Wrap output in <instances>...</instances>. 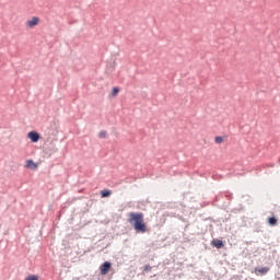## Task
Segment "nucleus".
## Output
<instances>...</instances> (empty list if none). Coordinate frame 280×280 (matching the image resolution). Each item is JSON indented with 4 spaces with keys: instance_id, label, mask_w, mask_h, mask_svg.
Returning a JSON list of instances; mask_svg holds the SVG:
<instances>
[{
    "instance_id": "f257e3e1",
    "label": "nucleus",
    "mask_w": 280,
    "mask_h": 280,
    "mask_svg": "<svg viewBox=\"0 0 280 280\" xmlns=\"http://www.w3.org/2000/svg\"><path fill=\"white\" fill-rule=\"evenodd\" d=\"M128 222L133 226L136 233L148 232V225L145 224L143 212H129Z\"/></svg>"
},
{
    "instance_id": "f03ea898",
    "label": "nucleus",
    "mask_w": 280,
    "mask_h": 280,
    "mask_svg": "<svg viewBox=\"0 0 280 280\" xmlns=\"http://www.w3.org/2000/svg\"><path fill=\"white\" fill-rule=\"evenodd\" d=\"M39 23H40V18L33 16L32 19L26 21L25 25L28 30H34V27H36V25H38Z\"/></svg>"
},
{
    "instance_id": "7ed1b4c3",
    "label": "nucleus",
    "mask_w": 280,
    "mask_h": 280,
    "mask_svg": "<svg viewBox=\"0 0 280 280\" xmlns=\"http://www.w3.org/2000/svg\"><path fill=\"white\" fill-rule=\"evenodd\" d=\"M110 268H113V265L108 261H105L103 265L100 266L101 275H108V272H110Z\"/></svg>"
},
{
    "instance_id": "20e7f679",
    "label": "nucleus",
    "mask_w": 280,
    "mask_h": 280,
    "mask_svg": "<svg viewBox=\"0 0 280 280\" xmlns=\"http://www.w3.org/2000/svg\"><path fill=\"white\" fill-rule=\"evenodd\" d=\"M268 272H270V268L269 267H261V268H255L254 269V273L257 277H264V275H268Z\"/></svg>"
},
{
    "instance_id": "39448f33",
    "label": "nucleus",
    "mask_w": 280,
    "mask_h": 280,
    "mask_svg": "<svg viewBox=\"0 0 280 280\" xmlns=\"http://www.w3.org/2000/svg\"><path fill=\"white\" fill-rule=\"evenodd\" d=\"M28 139H31V141L33 143H38V140L40 139V135L36 131H31L27 133Z\"/></svg>"
},
{
    "instance_id": "423d86ee",
    "label": "nucleus",
    "mask_w": 280,
    "mask_h": 280,
    "mask_svg": "<svg viewBox=\"0 0 280 280\" xmlns=\"http://www.w3.org/2000/svg\"><path fill=\"white\" fill-rule=\"evenodd\" d=\"M25 167L27 170H36L38 167V164H36L34 161L32 160H27L26 161V164H25Z\"/></svg>"
},
{
    "instance_id": "0eeeda50",
    "label": "nucleus",
    "mask_w": 280,
    "mask_h": 280,
    "mask_svg": "<svg viewBox=\"0 0 280 280\" xmlns=\"http://www.w3.org/2000/svg\"><path fill=\"white\" fill-rule=\"evenodd\" d=\"M212 246H214L215 248H222V247H224V243L220 240H213Z\"/></svg>"
},
{
    "instance_id": "6e6552de",
    "label": "nucleus",
    "mask_w": 280,
    "mask_h": 280,
    "mask_svg": "<svg viewBox=\"0 0 280 280\" xmlns=\"http://www.w3.org/2000/svg\"><path fill=\"white\" fill-rule=\"evenodd\" d=\"M277 222H279V220L277 218H275V217L268 218L269 226H277Z\"/></svg>"
},
{
    "instance_id": "1a4fd4ad",
    "label": "nucleus",
    "mask_w": 280,
    "mask_h": 280,
    "mask_svg": "<svg viewBox=\"0 0 280 280\" xmlns=\"http://www.w3.org/2000/svg\"><path fill=\"white\" fill-rule=\"evenodd\" d=\"M110 194H113V191H110V190H103V191H101L102 198H108V196H110Z\"/></svg>"
},
{
    "instance_id": "9d476101",
    "label": "nucleus",
    "mask_w": 280,
    "mask_h": 280,
    "mask_svg": "<svg viewBox=\"0 0 280 280\" xmlns=\"http://www.w3.org/2000/svg\"><path fill=\"white\" fill-rule=\"evenodd\" d=\"M224 142V138L219 136L214 138V143H223Z\"/></svg>"
},
{
    "instance_id": "9b49d317",
    "label": "nucleus",
    "mask_w": 280,
    "mask_h": 280,
    "mask_svg": "<svg viewBox=\"0 0 280 280\" xmlns=\"http://www.w3.org/2000/svg\"><path fill=\"white\" fill-rule=\"evenodd\" d=\"M25 280H38V276L31 275V276L26 277Z\"/></svg>"
},
{
    "instance_id": "f8f14e48",
    "label": "nucleus",
    "mask_w": 280,
    "mask_h": 280,
    "mask_svg": "<svg viewBox=\"0 0 280 280\" xmlns=\"http://www.w3.org/2000/svg\"><path fill=\"white\" fill-rule=\"evenodd\" d=\"M98 137H100L101 139H105V137H106V131H101L100 135H98Z\"/></svg>"
},
{
    "instance_id": "ddd939ff",
    "label": "nucleus",
    "mask_w": 280,
    "mask_h": 280,
    "mask_svg": "<svg viewBox=\"0 0 280 280\" xmlns=\"http://www.w3.org/2000/svg\"><path fill=\"white\" fill-rule=\"evenodd\" d=\"M144 270H145V272H150V270H152V266L145 265Z\"/></svg>"
},
{
    "instance_id": "4468645a",
    "label": "nucleus",
    "mask_w": 280,
    "mask_h": 280,
    "mask_svg": "<svg viewBox=\"0 0 280 280\" xmlns=\"http://www.w3.org/2000/svg\"><path fill=\"white\" fill-rule=\"evenodd\" d=\"M117 93H119V89L118 88H114L113 89V95H117Z\"/></svg>"
}]
</instances>
